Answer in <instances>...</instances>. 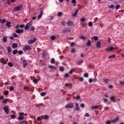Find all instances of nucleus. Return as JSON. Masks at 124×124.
I'll list each match as a JSON object with an SVG mask.
<instances>
[{"label": "nucleus", "instance_id": "f257e3e1", "mask_svg": "<svg viewBox=\"0 0 124 124\" xmlns=\"http://www.w3.org/2000/svg\"><path fill=\"white\" fill-rule=\"evenodd\" d=\"M74 107L73 104L72 103H68L65 106V108L66 109L69 108H72Z\"/></svg>", "mask_w": 124, "mask_h": 124}, {"label": "nucleus", "instance_id": "f03ea898", "mask_svg": "<svg viewBox=\"0 0 124 124\" xmlns=\"http://www.w3.org/2000/svg\"><path fill=\"white\" fill-rule=\"evenodd\" d=\"M23 5H21L17 7H15L13 9V11H18L19 10L21 9Z\"/></svg>", "mask_w": 124, "mask_h": 124}, {"label": "nucleus", "instance_id": "7ed1b4c3", "mask_svg": "<svg viewBox=\"0 0 124 124\" xmlns=\"http://www.w3.org/2000/svg\"><path fill=\"white\" fill-rule=\"evenodd\" d=\"M67 24L69 26H72L73 24V22L70 20H68L67 23Z\"/></svg>", "mask_w": 124, "mask_h": 124}, {"label": "nucleus", "instance_id": "20e7f679", "mask_svg": "<svg viewBox=\"0 0 124 124\" xmlns=\"http://www.w3.org/2000/svg\"><path fill=\"white\" fill-rule=\"evenodd\" d=\"M36 38H34L33 40H30L28 41V43L29 44H31L35 42L36 40Z\"/></svg>", "mask_w": 124, "mask_h": 124}, {"label": "nucleus", "instance_id": "39448f33", "mask_svg": "<svg viewBox=\"0 0 124 124\" xmlns=\"http://www.w3.org/2000/svg\"><path fill=\"white\" fill-rule=\"evenodd\" d=\"M4 111L6 112L7 114H8L9 113V110L7 107H4L3 108Z\"/></svg>", "mask_w": 124, "mask_h": 124}, {"label": "nucleus", "instance_id": "423d86ee", "mask_svg": "<svg viewBox=\"0 0 124 124\" xmlns=\"http://www.w3.org/2000/svg\"><path fill=\"white\" fill-rule=\"evenodd\" d=\"M31 48L29 46H25L24 48H23V50L25 51L26 50L29 49L31 50Z\"/></svg>", "mask_w": 124, "mask_h": 124}, {"label": "nucleus", "instance_id": "0eeeda50", "mask_svg": "<svg viewBox=\"0 0 124 124\" xmlns=\"http://www.w3.org/2000/svg\"><path fill=\"white\" fill-rule=\"evenodd\" d=\"M23 32V31L22 30H20L19 29H17L16 31V33L18 34L22 33Z\"/></svg>", "mask_w": 124, "mask_h": 124}, {"label": "nucleus", "instance_id": "6e6552de", "mask_svg": "<svg viewBox=\"0 0 124 124\" xmlns=\"http://www.w3.org/2000/svg\"><path fill=\"white\" fill-rule=\"evenodd\" d=\"M42 8H41L40 9V14L38 16V17L39 18H40L42 16V13L43 12V10L42 9Z\"/></svg>", "mask_w": 124, "mask_h": 124}, {"label": "nucleus", "instance_id": "1a4fd4ad", "mask_svg": "<svg viewBox=\"0 0 124 124\" xmlns=\"http://www.w3.org/2000/svg\"><path fill=\"white\" fill-rule=\"evenodd\" d=\"M80 9V8H79L78 9H77L75 11V12L72 14V16H76L77 14L79 9Z\"/></svg>", "mask_w": 124, "mask_h": 124}, {"label": "nucleus", "instance_id": "9d476101", "mask_svg": "<svg viewBox=\"0 0 124 124\" xmlns=\"http://www.w3.org/2000/svg\"><path fill=\"white\" fill-rule=\"evenodd\" d=\"M119 119V117H117L116 118H115L114 120L112 121V122L113 123H114L117 121H118Z\"/></svg>", "mask_w": 124, "mask_h": 124}, {"label": "nucleus", "instance_id": "9b49d317", "mask_svg": "<svg viewBox=\"0 0 124 124\" xmlns=\"http://www.w3.org/2000/svg\"><path fill=\"white\" fill-rule=\"evenodd\" d=\"M106 50L107 51H111L113 50V47L110 46L106 48Z\"/></svg>", "mask_w": 124, "mask_h": 124}, {"label": "nucleus", "instance_id": "f8f14e48", "mask_svg": "<svg viewBox=\"0 0 124 124\" xmlns=\"http://www.w3.org/2000/svg\"><path fill=\"white\" fill-rule=\"evenodd\" d=\"M96 47L97 48H100L101 47V42L100 41L97 42Z\"/></svg>", "mask_w": 124, "mask_h": 124}, {"label": "nucleus", "instance_id": "ddd939ff", "mask_svg": "<svg viewBox=\"0 0 124 124\" xmlns=\"http://www.w3.org/2000/svg\"><path fill=\"white\" fill-rule=\"evenodd\" d=\"M110 99L111 101H113L114 102H115L116 101H115V97L114 96H113L111 97L110 98Z\"/></svg>", "mask_w": 124, "mask_h": 124}, {"label": "nucleus", "instance_id": "4468645a", "mask_svg": "<svg viewBox=\"0 0 124 124\" xmlns=\"http://www.w3.org/2000/svg\"><path fill=\"white\" fill-rule=\"evenodd\" d=\"M71 31V30L70 29H66L63 31V33L64 34H66L67 33H69Z\"/></svg>", "mask_w": 124, "mask_h": 124}, {"label": "nucleus", "instance_id": "2eb2a0df", "mask_svg": "<svg viewBox=\"0 0 124 124\" xmlns=\"http://www.w3.org/2000/svg\"><path fill=\"white\" fill-rule=\"evenodd\" d=\"M91 41L90 40H88L87 42V43L86 44V46H91Z\"/></svg>", "mask_w": 124, "mask_h": 124}, {"label": "nucleus", "instance_id": "dca6fc26", "mask_svg": "<svg viewBox=\"0 0 124 124\" xmlns=\"http://www.w3.org/2000/svg\"><path fill=\"white\" fill-rule=\"evenodd\" d=\"M49 68L51 69H53L54 70H55L56 69V68L55 66L52 65H49L48 67Z\"/></svg>", "mask_w": 124, "mask_h": 124}, {"label": "nucleus", "instance_id": "f3484780", "mask_svg": "<svg viewBox=\"0 0 124 124\" xmlns=\"http://www.w3.org/2000/svg\"><path fill=\"white\" fill-rule=\"evenodd\" d=\"M18 46V44H13L12 45V47L14 48L15 49Z\"/></svg>", "mask_w": 124, "mask_h": 124}, {"label": "nucleus", "instance_id": "a211bd4d", "mask_svg": "<svg viewBox=\"0 0 124 124\" xmlns=\"http://www.w3.org/2000/svg\"><path fill=\"white\" fill-rule=\"evenodd\" d=\"M32 21H30V22H29L28 23L26 24V25L28 26V27H31V26L32 25Z\"/></svg>", "mask_w": 124, "mask_h": 124}, {"label": "nucleus", "instance_id": "6ab92c4d", "mask_svg": "<svg viewBox=\"0 0 124 124\" xmlns=\"http://www.w3.org/2000/svg\"><path fill=\"white\" fill-rule=\"evenodd\" d=\"M11 24V23L8 21H7V23L6 24V26L9 28L10 27V25H9Z\"/></svg>", "mask_w": 124, "mask_h": 124}, {"label": "nucleus", "instance_id": "aec40b11", "mask_svg": "<svg viewBox=\"0 0 124 124\" xmlns=\"http://www.w3.org/2000/svg\"><path fill=\"white\" fill-rule=\"evenodd\" d=\"M23 67L25 68L26 67V66L27 65V64L25 60H24V61H23Z\"/></svg>", "mask_w": 124, "mask_h": 124}, {"label": "nucleus", "instance_id": "412c9836", "mask_svg": "<svg viewBox=\"0 0 124 124\" xmlns=\"http://www.w3.org/2000/svg\"><path fill=\"white\" fill-rule=\"evenodd\" d=\"M99 107V106L96 105L94 106H93L91 108V109H97Z\"/></svg>", "mask_w": 124, "mask_h": 124}, {"label": "nucleus", "instance_id": "4be33fe9", "mask_svg": "<svg viewBox=\"0 0 124 124\" xmlns=\"http://www.w3.org/2000/svg\"><path fill=\"white\" fill-rule=\"evenodd\" d=\"M4 37L3 38L2 40H3V41L5 43L7 41V38L6 37H5V36H4Z\"/></svg>", "mask_w": 124, "mask_h": 124}, {"label": "nucleus", "instance_id": "5701e85b", "mask_svg": "<svg viewBox=\"0 0 124 124\" xmlns=\"http://www.w3.org/2000/svg\"><path fill=\"white\" fill-rule=\"evenodd\" d=\"M103 81L104 82L108 83L109 80L108 79H103Z\"/></svg>", "mask_w": 124, "mask_h": 124}, {"label": "nucleus", "instance_id": "b1692460", "mask_svg": "<svg viewBox=\"0 0 124 124\" xmlns=\"http://www.w3.org/2000/svg\"><path fill=\"white\" fill-rule=\"evenodd\" d=\"M24 118V117H23L20 116L18 117V119L20 120H23Z\"/></svg>", "mask_w": 124, "mask_h": 124}, {"label": "nucleus", "instance_id": "393cba45", "mask_svg": "<svg viewBox=\"0 0 124 124\" xmlns=\"http://www.w3.org/2000/svg\"><path fill=\"white\" fill-rule=\"evenodd\" d=\"M7 48L8 53H9L11 52V48L10 47L8 46L7 47Z\"/></svg>", "mask_w": 124, "mask_h": 124}, {"label": "nucleus", "instance_id": "a878e982", "mask_svg": "<svg viewBox=\"0 0 124 124\" xmlns=\"http://www.w3.org/2000/svg\"><path fill=\"white\" fill-rule=\"evenodd\" d=\"M1 62L2 63V64H6V62L3 58L2 59V61Z\"/></svg>", "mask_w": 124, "mask_h": 124}, {"label": "nucleus", "instance_id": "bb28decb", "mask_svg": "<svg viewBox=\"0 0 124 124\" xmlns=\"http://www.w3.org/2000/svg\"><path fill=\"white\" fill-rule=\"evenodd\" d=\"M78 79L79 81L82 82L83 81L84 79L82 78L78 77Z\"/></svg>", "mask_w": 124, "mask_h": 124}, {"label": "nucleus", "instance_id": "cd10ccee", "mask_svg": "<svg viewBox=\"0 0 124 124\" xmlns=\"http://www.w3.org/2000/svg\"><path fill=\"white\" fill-rule=\"evenodd\" d=\"M59 70L60 71H63L64 70V68L62 66H61Z\"/></svg>", "mask_w": 124, "mask_h": 124}, {"label": "nucleus", "instance_id": "c85d7f7f", "mask_svg": "<svg viewBox=\"0 0 124 124\" xmlns=\"http://www.w3.org/2000/svg\"><path fill=\"white\" fill-rule=\"evenodd\" d=\"M50 38L52 40H54L56 39V37L54 36H52Z\"/></svg>", "mask_w": 124, "mask_h": 124}, {"label": "nucleus", "instance_id": "c756f323", "mask_svg": "<svg viewBox=\"0 0 124 124\" xmlns=\"http://www.w3.org/2000/svg\"><path fill=\"white\" fill-rule=\"evenodd\" d=\"M74 69H72L69 71V74H71L72 72L74 71Z\"/></svg>", "mask_w": 124, "mask_h": 124}, {"label": "nucleus", "instance_id": "7c9ffc66", "mask_svg": "<svg viewBox=\"0 0 124 124\" xmlns=\"http://www.w3.org/2000/svg\"><path fill=\"white\" fill-rule=\"evenodd\" d=\"M93 23L91 22H89L88 24V25L89 27H92L93 26Z\"/></svg>", "mask_w": 124, "mask_h": 124}, {"label": "nucleus", "instance_id": "2f4dec72", "mask_svg": "<svg viewBox=\"0 0 124 124\" xmlns=\"http://www.w3.org/2000/svg\"><path fill=\"white\" fill-rule=\"evenodd\" d=\"M4 93L5 95H7L8 94L9 92L8 91H4Z\"/></svg>", "mask_w": 124, "mask_h": 124}, {"label": "nucleus", "instance_id": "473e14b6", "mask_svg": "<svg viewBox=\"0 0 124 124\" xmlns=\"http://www.w3.org/2000/svg\"><path fill=\"white\" fill-rule=\"evenodd\" d=\"M115 57V55L114 54L113 55H110L108 57V58L109 59L111 58H114Z\"/></svg>", "mask_w": 124, "mask_h": 124}, {"label": "nucleus", "instance_id": "72a5a7b5", "mask_svg": "<svg viewBox=\"0 0 124 124\" xmlns=\"http://www.w3.org/2000/svg\"><path fill=\"white\" fill-rule=\"evenodd\" d=\"M46 94V92H44L41 93L40 94L41 96H43L45 95Z\"/></svg>", "mask_w": 124, "mask_h": 124}, {"label": "nucleus", "instance_id": "f704fd0d", "mask_svg": "<svg viewBox=\"0 0 124 124\" xmlns=\"http://www.w3.org/2000/svg\"><path fill=\"white\" fill-rule=\"evenodd\" d=\"M11 118V119H14L16 117V115H11L10 116Z\"/></svg>", "mask_w": 124, "mask_h": 124}, {"label": "nucleus", "instance_id": "c9c22d12", "mask_svg": "<svg viewBox=\"0 0 124 124\" xmlns=\"http://www.w3.org/2000/svg\"><path fill=\"white\" fill-rule=\"evenodd\" d=\"M17 52V50H15L13 51V53L14 54H16Z\"/></svg>", "mask_w": 124, "mask_h": 124}, {"label": "nucleus", "instance_id": "e433bc0d", "mask_svg": "<svg viewBox=\"0 0 124 124\" xmlns=\"http://www.w3.org/2000/svg\"><path fill=\"white\" fill-rule=\"evenodd\" d=\"M51 63H55L54 59L53 58L51 59Z\"/></svg>", "mask_w": 124, "mask_h": 124}, {"label": "nucleus", "instance_id": "4c0bfd02", "mask_svg": "<svg viewBox=\"0 0 124 124\" xmlns=\"http://www.w3.org/2000/svg\"><path fill=\"white\" fill-rule=\"evenodd\" d=\"M25 26V25L23 24L20 25L19 26V27L21 29H23Z\"/></svg>", "mask_w": 124, "mask_h": 124}, {"label": "nucleus", "instance_id": "58836bf2", "mask_svg": "<svg viewBox=\"0 0 124 124\" xmlns=\"http://www.w3.org/2000/svg\"><path fill=\"white\" fill-rule=\"evenodd\" d=\"M24 115V113L23 112L19 113V115L20 116H23Z\"/></svg>", "mask_w": 124, "mask_h": 124}, {"label": "nucleus", "instance_id": "ea45409f", "mask_svg": "<svg viewBox=\"0 0 124 124\" xmlns=\"http://www.w3.org/2000/svg\"><path fill=\"white\" fill-rule=\"evenodd\" d=\"M13 35L14 37L15 38L17 37L18 36V35L15 33L13 34Z\"/></svg>", "mask_w": 124, "mask_h": 124}, {"label": "nucleus", "instance_id": "a19ab883", "mask_svg": "<svg viewBox=\"0 0 124 124\" xmlns=\"http://www.w3.org/2000/svg\"><path fill=\"white\" fill-rule=\"evenodd\" d=\"M8 65L10 67H12L13 66V64L11 62H8Z\"/></svg>", "mask_w": 124, "mask_h": 124}, {"label": "nucleus", "instance_id": "79ce46f5", "mask_svg": "<svg viewBox=\"0 0 124 124\" xmlns=\"http://www.w3.org/2000/svg\"><path fill=\"white\" fill-rule=\"evenodd\" d=\"M111 122H112V121H108L106 122V124H111Z\"/></svg>", "mask_w": 124, "mask_h": 124}, {"label": "nucleus", "instance_id": "37998d69", "mask_svg": "<svg viewBox=\"0 0 124 124\" xmlns=\"http://www.w3.org/2000/svg\"><path fill=\"white\" fill-rule=\"evenodd\" d=\"M23 51L21 50H20L18 52V54H23Z\"/></svg>", "mask_w": 124, "mask_h": 124}, {"label": "nucleus", "instance_id": "c03bdc74", "mask_svg": "<svg viewBox=\"0 0 124 124\" xmlns=\"http://www.w3.org/2000/svg\"><path fill=\"white\" fill-rule=\"evenodd\" d=\"M108 7L110 8H114V5L112 4L110 6H108Z\"/></svg>", "mask_w": 124, "mask_h": 124}, {"label": "nucleus", "instance_id": "a18cd8bd", "mask_svg": "<svg viewBox=\"0 0 124 124\" xmlns=\"http://www.w3.org/2000/svg\"><path fill=\"white\" fill-rule=\"evenodd\" d=\"M94 40L95 41H96L98 39V38L96 36H95L93 38Z\"/></svg>", "mask_w": 124, "mask_h": 124}, {"label": "nucleus", "instance_id": "49530a36", "mask_svg": "<svg viewBox=\"0 0 124 124\" xmlns=\"http://www.w3.org/2000/svg\"><path fill=\"white\" fill-rule=\"evenodd\" d=\"M49 116L48 115H46L44 116V118L45 119H47L48 118Z\"/></svg>", "mask_w": 124, "mask_h": 124}, {"label": "nucleus", "instance_id": "de8ad7c7", "mask_svg": "<svg viewBox=\"0 0 124 124\" xmlns=\"http://www.w3.org/2000/svg\"><path fill=\"white\" fill-rule=\"evenodd\" d=\"M88 74L87 73H85L84 74V76L85 77H88Z\"/></svg>", "mask_w": 124, "mask_h": 124}, {"label": "nucleus", "instance_id": "09e8293b", "mask_svg": "<svg viewBox=\"0 0 124 124\" xmlns=\"http://www.w3.org/2000/svg\"><path fill=\"white\" fill-rule=\"evenodd\" d=\"M83 62V60H82L81 61H79L78 63L77 64L78 65H80L81 63Z\"/></svg>", "mask_w": 124, "mask_h": 124}, {"label": "nucleus", "instance_id": "8fccbe9b", "mask_svg": "<svg viewBox=\"0 0 124 124\" xmlns=\"http://www.w3.org/2000/svg\"><path fill=\"white\" fill-rule=\"evenodd\" d=\"M69 76V75L68 73H66L64 75V77L66 78H67Z\"/></svg>", "mask_w": 124, "mask_h": 124}, {"label": "nucleus", "instance_id": "3c124183", "mask_svg": "<svg viewBox=\"0 0 124 124\" xmlns=\"http://www.w3.org/2000/svg\"><path fill=\"white\" fill-rule=\"evenodd\" d=\"M80 99V96H79V95H78L77 96L76 98V99L77 100H79Z\"/></svg>", "mask_w": 124, "mask_h": 124}, {"label": "nucleus", "instance_id": "603ef678", "mask_svg": "<svg viewBox=\"0 0 124 124\" xmlns=\"http://www.w3.org/2000/svg\"><path fill=\"white\" fill-rule=\"evenodd\" d=\"M24 29L26 30H28L29 29V28L28 26L26 25V26H25Z\"/></svg>", "mask_w": 124, "mask_h": 124}, {"label": "nucleus", "instance_id": "864d4df0", "mask_svg": "<svg viewBox=\"0 0 124 124\" xmlns=\"http://www.w3.org/2000/svg\"><path fill=\"white\" fill-rule=\"evenodd\" d=\"M120 6L119 5H117L116 6V8L117 9L120 7Z\"/></svg>", "mask_w": 124, "mask_h": 124}, {"label": "nucleus", "instance_id": "5fc2aeb1", "mask_svg": "<svg viewBox=\"0 0 124 124\" xmlns=\"http://www.w3.org/2000/svg\"><path fill=\"white\" fill-rule=\"evenodd\" d=\"M7 99H6L5 100L3 101V103H6L7 102Z\"/></svg>", "mask_w": 124, "mask_h": 124}, {"label": "nucleus", "instance_id": "6e6d98bb", "mask_svg": "<svg viewBox=\"0 0 124 124\" xmlns=\"http://www.w3.org/2000/svg\"><path fill=\"white\" fill-rule=\"evenodd\" d=\"M38 82V80L36 79H35L33 80V82L34 83H37Z\"/></svg>", "mask_w": 124, "mask_h": 124}, {"label": "nucleus", "instance_id": "4d7b16f0", "mask_svg": "<svg viewBox=\"0 0 124 124\" xmlns=\"http://www.w3.org/2000/svg\"><path fill=\"white\" fill-rule=\"evenodd\" d=\"M85 116L86 117H89L90 116V115L88 114V113H86V114L85 115Z\"/></svg>", "mask_w": 124, "mask_h": 124}, {"label": "nucleus", "instance_id": "13d9d810", "mask_svg": "<svg viewBox=\"0 0 124 124\" xmlns=\"http://www.w3.org/2000/svg\"><path fill=\"white\" fill-rule=\"evenodd\" d=\"M62 14V12H60L58 13V16H61Z\"/></svg>", "mask_w": 124, "mask_h": 124}, {"label": "nucleus", "instance_id": "bf43d9fd", "mask_svg": "<svg viewBox=\"0 0 124 124\" xmlns=\"http://www.w3.org/2000/svg\"><path fill=\"white\" fill-rule=\"evenodd\" d=\"M85 106L84 104L83 103L81 104L80 105V107L82 108H83Z\"/></svg>", "mask_w": 124, "mask_h": 124}, {"label": "nucleus", "instance_id": "052dcab7", "mask_svg": "<svg viewBox=\"0 0 124 124\" xmlns=\"http://www.w3.org/2000/svg\"><path fill=\"white\" fill-rule=\"evenodd\" d=\"M37 120L39 121H40L41 120V119L40 118V117H37Z\"/></svg>", "mask_w": 124, "mask_h": 124}, {"label": "nucleus", "instance_id": "680f3d73", "mask_svg": "<svg viewBox=\"0 0 124 124\" xmlns=\"http://www.w3.org/2000/svg\"><path fill=\"white\" fill-rule=\"evenodd\" d=\"M122 85H124V81H123V82H121V81H119V82Z\"/></svg>", "mask_w": 124, "mask_h": 124}, {"label": "nucleus", "instance_id": "e2e57ef3", "mask_svg": "<svg viewBox=\"0 0 124 124\" xmlns=\"http://www.w3.org/2000/svg\"><path fill=\"white\" fill-rule=\"evenodd\" d=\"M76 0H72V3L73 4H75L76 3Z\"/></svg>", "mask_w": 124, "mask_h": 124}, {"label": "nucleus", "instance_id": "0e129e2a", "mask_svg": "<svg viewBox=\"0 0 124 124\" xmlns=\"http://www.w3.org/2000/svg\"><path fill=\"white\" fill-rule=\"evenodd\" d=\"M75 109L76 110L78 111L80 109L79 108V107H77L75 108Z\"/></svg>", "mask_w": 124, "mask_h": 124}, {"label": "nucleus", "instance_id": "69168bd1", "mask_svg": "<svg viewBox=\"0 0 124 124\" xmlns=\"http://www.w3.org/2000/svg\"><path fill=\"white\" fill-rule=\"evenodd\" d=\"M14 89V88L12 87H10V90L11 91L13 90Z\"/></svg>", "mask_w": 124, "mask_h": 124}, {"label": "nucleus", "instance_id": "338daca9", "mask_svg": "<svg viewBox=\"0 0 124 124\" xmlns=\"http://www.w3.org/2000/svg\"><path fill=\"white\" fill-rule=\"evenodd\" d=\"M85 20V19L84 18H82L81 19V21L82 22H84Z\"/></svg>", "mask_w": 124, "mask_h": 124}, {"label": "nucleus", "instance_id": "774afa93", "mask_svg": "<svg viewBox=\"0 0 124 124\" xmlns=\"http://www.w3.org/2000/svg\"><path fill=\"white\" fill-rule=\"evenodd\" d=\"M75 45V43H74L73 42H72L71 43V44H70V46H72Z\"/></svg>", "mask_w": 124, "mask_h": 124}]
</instances>
